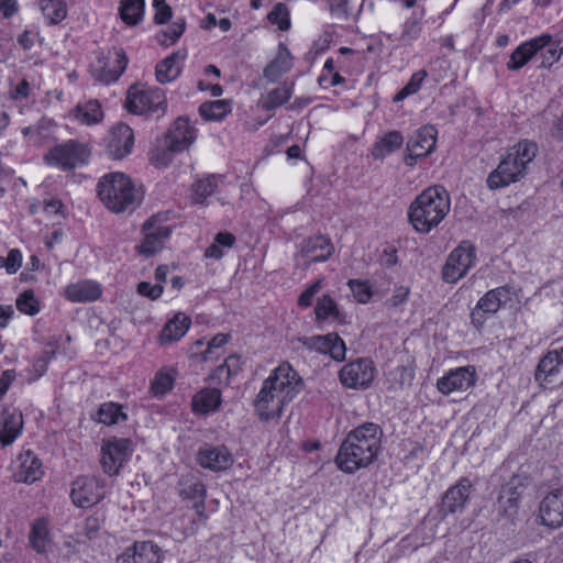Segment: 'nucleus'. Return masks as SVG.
Returning <instances> with one entry per match:
<instances>
[{"label": "nucleus", "mask_w": 563, "mask_h": 563, "mask_svg": "<svg viewBox=\"0 0 563 563\" xmlns=\"http://www.w3.org/2000/svg\"><path fill=\"white\" fill-rule=\"evenodd\" d=\"M302 379L294 367L284 362L273 369L264 380L254 408L262 421L282 416L284 407L301 390Z\"/></svg>", "instance_id": "nucleus-1"}, {"label": "nucleus", "mask_w": 563, "mask_h": 563, "mask_svg": "<svg viewBox=\"0 0 563 563\" xmlns=\"http://www.w3.org/2000/svg\"><path fill=\"white\" fill-rule=\"evenodd\" d=\"M382 429L373 422H365L350 431L335 456V464L344 473L352 474L367 467L380 449Z\"/></svg>", "instance_id": "nucleus-2"}, {"label": "nucleus", "mask_w": 563, "mask_h": 563, "mask_svg": "<svg viewBox=\"0 0 563 563\" xmlns=\"http://www.w3.org/2000/svg\"><path fill=\"white\" fill-rule=\"evenodd\" d=\"M451 208L448 190L442 186H430L411 202L408 219L419 233H429L446 217Z\"/></svg>", "instance_id": "nucleus-3"}, {"label": "nucleus", "mask_w": 563, "mask_h": 563, "mask_svg": "<svg viewBox=\"0 0 563 563\" xmlns=\"http://www.w3.org/2000/svg\"><path fill=\"white\" fill-rule=\"evenodd\" d=\"M97 192L104 206L115 213L133 211L143 199L141 189L120 172L104 175L97 185Z\"/></svg>", "instance_id": "nucleus-4"}, {"label": "nucleus", "mask_w": 563, "mask_h": 563, "mask_svg": "<svg viewBox=\"0 0 563 563\" xmlns=\"http://www.w3.org/2000/svg\"><path fill=\"white\" fill-rule=\"evenodd\" d=\"M538 152L534 142L523 140L509 148L496 169L489 173L487 186L499 189L519 181L526 175L527 165L533 161Z\"/></svg>", "instance_id": "nucleus-5"}, {"label": "nucleus", "mask_w": 563, "mask_h": 563, "mask_svg": "<svg viewBox=\"0 0 563 563\" xmlns=\"http://www.w3.org/2000/svg\"><path fill=\"white\" fill-rule=\"evenodd\" d=\"M125 108L134 114L164 113L166 109L165 93L157 87L133 85L128 90Z\"/></svg>", "instance_id": "nucleus-6"}, {"label": "nucleus", "mask_w": 563, "mask_h": 563, "mask_svg": "<svg viewBox=\"0 0 563 563\" xmlns=\"http://www.w3.org/2000/svg\"><path fill=\"white\" fill-rule=\"evenodd\" d=\"M476 261V249L470 241H462L448 256L442 268L444 282L455 284L464 277Z\"/></svg>", "instance_id": "nucleus-7"}, {"label": "nucleus", "mask_w": 563, "mask_h": 563, "mask_svg": "<svg viewBox=\"0 0 563 563\" xmlns=\"http://www.w3.org/2000/svg\"><path fill=\"white\" fill-rule=\"evenodd\" d=\"M132 452V442L129 439L112 438L103 440L100 459L103 472L110 476L118 475Z\"/></svg>", "instance_id": "nucleus-8"}, {"label": "nucleus", "mask_w": 563, "mask_h": 563, "mask_svg": "<svg viewBox=\"0 0 563 563\" xmlns=\"http://www.w3.org/2000/svg\"><path fill=\"white\" fill-rule=\"evenodd\" d=\"M510 299V289L507 286L487 291L471 312L472 324L479 329L488 317L494 316Z\"/></svg>", "instance_id": "nucleus-9"}, {"label": "nucleus", "mask_w": 563, "mask_h": 563, "mask_svg": "<svg viewBox=\"0 0 563 563\" xmlns=\"http://www.w3.org/2000/svg\"><path fill=\"white\" fill-rule=\"evenodd\" d=\"M104 485L95 476H79L73 482L70 497L80 508H89L104 497Z\"/></svg>", "instance_id": "nucleus-10"}, {"label": "nucleus", "mask_w": 563, "mask_h": 563, "mask_svg": "<svg viewBox=\"0 0 563 563\" xmlns=\"http://www.w3.org/2000/svg\"><path fill=\"white\" fill-rule=\"evenodd\" d=\"M143 241L136 246L140 254L151 256L159 252L170 235V228L164 224L157 216L151 217L142 228Z\"/></svg>", "instance_id": "nucleus-11"}, {"label": "nucleus", "mask_w": 563, "mask_h": 563, "mask_svg": "<svg viewBox=\"0 0 563 563\" xmlns=\"http://www.w3.org/2000/svg\"><path fill=\"white\" fill-rule=\"evenodd\" d=\"M334 252L330 239L324 235H316L303 240L296 254L299 265L308 268L312 263L325 262Z\"/></svg>", "instance_id": "nucleus-12"}, {"label": "nucleus", "mask_w": 563, "mask_h": 563, "mask_svg": "<svg viewBox=\"0 0 563 563\" xmlns=\"http://www.w3.org/2000/svg\"><path fill=\"white\" fill-rule=\"evenodd\" d=\"M437 143V130L432 125H424L407 142V155L405 164L409 167L416 165L418 158L427 157L433 152Z\"/></svg>", "instance_id": "nucleus-13"}, {"label": "nucleus", "mask_w": 563, "mask_h": 563, "mask_svg": "<svg viewBox=\"0 0 563 563\" xmlns=\"http://www.w3.org/2000/svg\"><path fill=\"white\" fill-rule=\"evenodd\" d=\"M87 148L74 141L56 145L46 155L45 161L63 169H71L87 161Z\"/></svg>", "instance_id": "nucleus-14"}, {"label": "nucleus", "mask_w": 563, "mask_h": 563, "mask_svg": "<svg viewBox=\"0 0 563 563\" xmlns=\"http://www.w3.org/2000/svg\"><path fill=\"white\" fill-rule=\"evenodd\" d=\"M109 54L114 57L113 66L110 64V57L103 56L99 57L97 64L91 68V74L96 80L106 85L118 80L124 73L129 62L122 48H113Z\"/></svg>", "instance_id": "nucleus-15"}, {"label": "nucleus", "mask_w": 563, "mask_h": 563, "mask_svg": "<svg viewBox=\"0 0 563 563\" xmlns=\"http://www.w3.org/2000/svg\"><path fill=\"white\" fill-rule=\"evenodd\" d=\"M534 377L544 386L563 383V346L548 352L540 360Z\"/></svg>", "instance_id": "nucleus-16"}, {"label": "nucleus", "mask_w": 563, "mask_h": 563, "mask_svg": "<svg viewBox=\"0 0 563 563\" xmlns=\"http://www.w3.org/2000/svg\"><path fill=\"white\" fill-rule=\"evenodd\" d=\"M374 375L373 363L367 358H360L341 368L340 380L349 388H364L374 379Z\"/></svg>", "instance_id": "nucleus-17"}, {"label": "nucleus", "mask_w": 563, "mask_h": 563, "mask_svg": "<svg viewBox=\"0 0 563 563\" xmlns=\"http://www.w3.org/2000/svg\"><path fill=\"white\" fill-rule=\"evenodd\" d=\"M298 342L309 350L329 354L335 361H343L345 357V343L336 333L302 336L298 338Z\"/></svg>", "instance_id": "nucleus-18"}, {"label": "nucleus", "mask_w": 563, "mask_h": 563, "mask_svg": "<svg viewBox=\"0 0 563 563\" xmlns=\"http://www.w3.org/2000/svg\"><path fill=\"white\" fill-rule=\"evenodd\" d=\"M541 523L555 529L563 526V486L548 493L539 505Z\"/></svg>", "instance_id": "nucleus-19"}, {"label": "nucleus", "mask_w": 563, "mask_h": 563, "mask_svg": "<svg viewBox=\"0 0 563 563\" xmlns=\"http://www.w3.org/2000/svg\"><path fill=\"white\" fill-rule=\"evenodd\" d=\"M475 371L471 366L457 367L448 372L437 382L438 390L443 395L453 391H463L475 384Z\"/></svg>", "instance_id": "nucleus-20"}, {"label": "nucleus", "mask_w": 563, "mask_h": 563, "mask_svg": "<svg viewBox=\"0 0 563 563\" xmlns=\"http://www.w3.org/2000/svg\"><path fill=\"white\" fill-rule=\"evenodd\" d=\"M161 548L152 541H137L117 558V563H159Z\"/></svg>", "instance_id": "nucleus-21"}, {"label": "nucleus", "mask_w": 563, "mask_h": 563, "mask_svg": "<svg viewBox=\"0 0 563 563\" xmlns=\"http://www.w3.org/2000/svg\"><path fill=\"white\" fill-rule=\"evenodd\" d=\"M472 487L471 481L465 477L451 486L442 497L440 514L446 516L448 514L462 510L470 497Z\"/></svg>", "instance_id": "nucleus-22"}, {"label": "nucleus", "mask_w": 563, "mask_h": 563, "mask_svg": "<svg viewBox=\"0 0 563 563\" xmlns=\"http://www.w3.org/2000/svg\"><path fill=\"white\" fill-rule=\"evenodd\" d=\"M179 495L184 499H189L194 503V508L200 518H206L205 515V500L207 490L203 483L191 474L183 475L178 483Z\"/></svg>", "instance_id": "nucleus-23"}, {"label": "nucleus", "mask_w": 563, "mask_h": 563, "mask_svg": "<svg viewBox=\"0 0 563 563\" xmlns=\"http://www.w3.org/2000/svg\"><path fill=\"white\" fill-rule=\"evenodd\" d=\"M550 34H542L520 44L510 55L507 63V69L518 70L522 68L533 56L543 49L549 41Z\"/></svg>", "instance_id": "nucleus-24"}, {"label": "nucleus", "mask_w": 563, "mask_h": 563, "mask_svg": "<svg viewBox=\"0 0 563 563\" xmlns=\"http://www.w3.org/2000/svg\"><path fill=\"white\" fill-rule=\"evenodd\" d=\"M133 144V130L128 124L120 123L111 130L108 153L111 157L121 159L132 151Z\"/></svg>", "instance_id": "nucleus-25"}, {"label": "nucleus", "mask_w": 563, "mask_h": 563, "mask_svg": "<svg viewBox=\"0 0 563 563\" xmlns=\"http://www.w3.org/2000/svg\"><path fill=\"white\" fill-rule=\"evenodd\" d=\"M195 139V129L190 125L189 120L179 117L168 130L165 142L174 152H181L188 148Z\"/></svg>", "instance_id": "nucleus-26"}, {"label": "nucleus", "mask_w": 563, "mask_h": 563, "mask_svg": "<svg viewBox=\"0 0 563 563\" xmlns=\"http://www.w3.org/2000/svg\"><path fill=\"white\" fill-rule=\"evenodd\" d=\"M198 462L203 468L219 472L229 468L232 465L233 459L229 450L223 445H206L199 450Z\"/></svg>", "instance_id": "nucleus-27"}, {"label": "nucleus", "mask_w": 563, "mask_h": 563, "mask_svg": "<svg viewBox=\"0 0 563 563\" xmlns=\"http://www.w3.org/2000/svg\"><path fill=\"white\" fill-rule=\"evenodd\" d=\"M23 416L19 409L4 408L2 411V428L0 429L1 446L11 445L23 431Z\"/></svg>", "instance_id": "nucleus-28"}, {"label": "nucleus", "mask_w": 563, "mask_h": 563, "mask_svg": "<svg viewBox=\"0 0 563 563\" xmlns=\"http://www.w3.org/2000/svg\"><path fill=\"white\" fill-rule=\"evenodd\" d=\"M186 58L184 52H174L155 67V76L158 82L168 84L174 81L181 71V63Z\"/></svg>", "instance_id": "nucleus-29"}, {"label": "nucleus", "mask_w": 563, "mask_h": 563, "mask_svg": "<svg viewBox=\"0 0 563 563\" xmlns=\"http://www.w3.org/2000/svg\"><path fill=\"white\" fill-rule=\"evenodd\" d=\"M64 295L73 302L93 301L101 296V288L95 282L84 280L68 285L64 290Z\"/></svg>", "instance_id": "nucleus-30"}, {"label": "nucleus", "mask_w": 563, "mask_h": 563, "mask_svg": "<svg viewBox=\"0 0 563 563\" xmlns=\"http://www.w3.org/2000/svg\"><path fill=\"white\" fill-rule=\"evenodd\" d=\"M292 67V57L283 43L278 45L276 57L265 67L264 77L272 82H275L280 76L289 71Z\"/></svg>", "instance_id": "nucleus-31"}, {"label": "nucleus", "mask_w": 563, "mask_h": 563, "mask_svg": "<svg viewBox=\"0 0 563 563\" xmlns=\"http://www.w3.org/2000/svg\"><path fill=\"white\" fill-rule=\"evenodd\" d=\"M521 494L522 487L520 485L509 483L503 486L497 500L499 512L507 517H514L517 514Z\"/></svg>", "instance_id": "nucleus-32"}, {"label": "nucleus", "mask_w": 563, "mask_h": 563, "mask_svg": "<svg viewBox=\"0 0 563 563\" xmlns=\"http://www.w3.org/2000/svg\"><path fill=\"white\" fill-rule=\"evenodd\" d=\"M190 319L184 313H177L163 328L159 339L162 344L172 343L183 338L190 327Z\"/></svg>", "instance_id": "nucleus-33"}, {"label": "nucleus", "mask_w": 563, "mask_h": 563, "mask_svg": "<svg viewBox=\"0 0 563 563\" xmlns=\"http://www.w3.org/2000/svg\"><path fill=\"white\" fill-rule=\"evenodd\" d=\"M221 404V393L217 388H206L192 398V409L196 413H209L216 411Z\"/></svg>", "instance_id": "nucleus-34"}, {"label": "nucleus", "mask_w": 563, "mask_h": 563, "mask_svg": "<svg viewBox=\"0 0 563 563\" xmlns=\"http://www.w3.org/2000/svg\"><path fill=\"white\" fill-rule=\"evenodd\" d=\"M20 459L21 464L18 474L20 481L33 483L42 477V463L32 451L27 450L24 454H21Z\"/></svg>", "instance_id": "nucleus-35"}, {"label": "nucleus", "mask_w": 563, "mask_h": 563, "mask_svg": "<svg viewBox=\"0 0 563 563\" xmlns=\"http://www.w3.org/2000/svg\"><path fill=\"white\" fill-rule=\"evenodd\" d=\"M29 541L34 551L37 553H46L51 544L47 521L43 518L33 522L29 533Z\"/></svg>", "instance_id": "nucleus-36"}, {"label": "nucleus", "mask_w": 563, "mask_h": 563, "mask_svg": "<svg viewBox=\"0 0 563 563\" xmlns=\"http://www.w3.org/2000/svg\"><path fill=\"white\" fill-rule=\"evenodd\" d=\"M404 143V137L398 131L386 133L374 144L372 155L375 159H383L388 154L399 150Z\"/></svg>", "instance_id": "nucleus-37"}, {"label": "nucleus", "mask_w": 563, "mask_h": 563, "mask_svg": "<svg viewBox=\"0 0 563 563\" xmlns=\"http://www.w3.org/2000/svg\"><path fill=\"white\" fill-rule=\"evenodd\" d=\"M37 5L49 24H58L67 16V4L63 0H37Z\"/></svg>", "instance_id": "nucleus-38"}, {"label": "nucleus", "mask_w": 563, "mask_h": 563, "mask_svg": "<svg viewBox=\"0 0 563 563\" xmlns=\"http://www.w3.org/2000/svg\"><path fill=\"white\" fill-rule=\"evenodd\" d=\"M314 313L317 322H322L325 320L339 322L343 321V316L340 312L338 305L329 295H323L318 299L314 307Z\"/></svg>", "instance_id": "nucleus-39"}, {"label": "nucleus", "mask_w": 563, "mask_h": 563, "mask_svg": "<svg viewBox=\"0 0 563 563\" xmlns=\"http://www.w3.org/2000/svg\"><path fill=\"white\" fill-rule=\"evenodd\" d=\"M144 0H121L120 1V16L128 25L139 24L144 15Z\"/></svg>", "instance_id": "nucleus-40"}, {"label": "nucleus", "mask_w": 563, "mask_h": 563, "mask_svg": "<svg viewBox=\"0 0 563 563\" xmlns=\"http://www.w3.org/2000/svg\"><path fill=\"white\" fill-rule=\"evenodd\" d=\"M541 55L540 67L547 68L558 62L563 53V35H556L553 37L550 35L549 41L543 46V49L539 52Z\"/></svg>", "instance_id": "nucleus-41"}, {"label": "nucleus", "mask_w": 563, "mask_h": 563, "mask_svg": "<svg viewBox=\"0 0 563 563\" xmlns=\"http://www.w3.org/2000/svg\"><path fill=\"white\" fill-rule=\"evenodd\" d=\"M75 115L81 123L95 124L101 121L103 113L98 100H89L76 107Z\"/></svg>", "instance_id": "nucleus-42"}, {"label": "nucleus", "mask_w": 563, "mask_h": 563, "mask_svg": "<svg viewBox=\"0 0 563 563\" xmlns=\"http://www.w3.org/2000/svg\"><path fill=\"white\" fill-rule=\"evenodd\" d=\"M292 95V84L284 82L277 88L273 89L265 100L263 108L265 110H273L286 103Z\"/></svg>", "instance_id": "nucleus-43"}, {"label": "nucleus", "mask_w": 563, "mask_h": 563, "mask_svg": "<svg viewBox=\"0 0 563 563\" xmlns=\"http://www.w3.org/2000/svg\"><path fill=\"white\" fill-rule=\"evenodd\" d=\"M97 420L100 423L111 426L126 419V415L122 411V407L115 402H104L97 412Z\"/></svg>", "instance_id": "nucleus-44"}, {"label": "nucleus", "mask_w": 563, "mask_h": 563, "mask_svg": "<svg viewBox=\"0 0 563 563\" xmlns=\"http://www.w3.org/2000/svg\"><path fill=\"white\" fill-rule=\"evenodd\" d=\"M220 177L217 175L207 176L203 179L197 180L192 185L194 199L198 203H202L207 197L212 195L218 188Z\"/></svg>", "instance_id": "nucleus-45"}, {"label": "nucleus", "mask_w": 563, "mask_h": 563, "mask_svg": "<svg viewBox=\"0 0 563 563\" xmlns=\"http://www.w3.org/2000/svg\"><path fill=\"white\" fill-rule=\"evenodd\" d=\"M229 111L230 106L223 100L203 102L199 107V113L206 120H221Z\"/></svg>", "instance_id": "nucleus-46"}, {"label": "nucleus", "mask_w": 563, "mask_h": 563, "mask_svg": "<svg viewBox=\"0 0 563 563\" xmlns=\"http://www.w3.org/2000/svg\"><path fill=\"white\" fill-rule=\"evenodd\" d=\"M424 14V9L421 10L420 16H412L405 22L404 31L400 35V41L404 45H410L416 41L421 33L420 20Z\"/></svg>", "instance_id": "nucleus-47"}, {"label": "nucleus", "mask_w": 563, "mask_h": 563, "mask_svg": "<svg viewBox=\"0 0 563 563\" xmlns=\"http://www.w3.org/2000/svg\"><path fill=\"white\" fill-rule=\"evenodd\" d=\"M272 24H276L279 30L287 31L290 27L289 11L285 3H277L267 15Z\"/></svg>", "instance_id": "nucleus-48"}, {"label": "nucleus", "mask_w": 563, "mask_h": 563, "mask_svg": "<svg viewBox=\"0 0 563 563\" xmlns=\"http://www.w3.org/2000/svg\"><path fill=\"white\" fill-rule=\"evenodd\" d=\"M426 77H427L426 70H419V71L415 73L411 76L409 82L399 92H397L395 95L394 101H396V102L401 101L405 98H407L408 96L416 93L420 89L421 84Z\"/></svg>", "instance_id": "nucleus-49"}, {"label": "nucleus", "mask_w": 563, "mask_h": 563, "mask_svg": "<svg viewBox=\"0 0 563 563\" xmlns=\"http://www.w3.org/2000/svg\"><path fill=\"white\" fill-rule=\"evenodd\" d=\"M16 308L25 314L34 316L38 312V301L32 290L23 291L16 299Z\"/></svg>", "instance_id": "nucleus-50"}, {"label": "nucleus", "mask_w": 563, "mask_h": 563, "mask_svg": "<svg viewBox=\"0 0 563 563\" xmlns=\"http://www.w3.org/2000/svg\"><path fill=\"white\" fill-rule=\"evenodd\" d=\"M240 371V357L236 355H230L225 358L224 363L218 366L216 375L221 380L224 376L228 383L230 377L236 375Z\"/></svg>", "instance_id": "nucleus-51"}, {"label": "nucleus", "mask_w": 563, "mask_h": 563, "mask_svg": "<svg viewBox=\"0 0 563 563\" xmlns=\"http://www.w3.org/2000/svg\"><path fill=\"white\" fill-rule=\"evenodd\" d=\"M185 31V21L174 22L167 31L159 34L158 42L161 45L168 46L174 44Z\"/></svg>", "instance_id": "nucleus-52"}, {"label": "nucleus", "mask_w": 563, "mask_h": 563, "mask_svg": "<svg viewBox=\"0 0 563 563\" xmlns=\"http://www.w3.org/2000/svg\"><path fill=\"white\" fill-rule=\"evenodd\" d=\"M22 265V254L18 249L10 250L7 257L0 256V268H5L8 274H14Z\"/></svg>", "instance_id": "nucleus-53"}, {"label": "nucleus", "mask_w": 563, "mask_h": 563, "mask_svg": "<svg viewBox=\"0 0 563 563\" xmlns=\"http://www.w3.org/2000/svg\"><path fill=\"white\" fill-rule=\"evenodd\" d=\"M349 287L353 292L355 299L361 303H366L372 297L371 287L366 282H362L358 279H351L349 282Z\"/></svg>", "instance_id": "nucleus-54"}, {"label": "nucleus", "mask_w": 563, "mask_h": 563, "mask_svg": "<svg viewBox=\"0 0 563 563\" xmlns=\"http://www.w3.org/2000/svg\"><path fill=\"white\" fill-rule=\"evenodd\" d=\"M229 340V335L224 333H218L214 335L209 342L206 351L202 353L203 360L209 361L213 358H218L217 351L221 349L224 344H227Z\"/></svg>", "instance_id": "nucleus-55"}, {"label": "nucleus", "mask_w": 563, "mask_h": 563, "mask_svg": "<svg viewBox=\"0 0 563 563\" xmlns=\"http://www.w3.org/2000/svg\"><path fill=\"white\" fill-rule=\"evenodd\" d=\"M48 124H49L48 121L42 120L36 125L24 128L22 130V134L25 137H29L30 142H33L34 144H38V143H41L42 139L45 136L43 132H44L45 126Z\"/></svg>", "instance_id": "nucleus-56"}, {"label": "nucleus", "mask_w": 563, "mask_h": 563, "mask_svg": "<svg viewBox=\"0 0 563 563\" xmlns=\"http://www.w3.org/2000/svg\"><path fill=\"white\" fill-rule=\"evenodd\" d=\"M153 7L155 9V23L164 24L172 18V9L165 0H153Z\"/></svg>", "instance_id": "nucleus-57"}, {"label": "nucleus", "mask_w": 563, "mask_h": 563, "mask_svg": "<svg viewBox=\"0 0 563 563\" xmlns=\"http://www.w3.org/2000/svg\"><path fill=\"white\" fill-rule=\"evenodd\" d=\"M163 285L156 284L152 285L148 282H141L137 285V292L141 296L147 297L152 300L159 298L163 294Z\"/></svg>", "instance_id": "nucleus-58"}, {"label": "nucleus", "mask_w": 563, "mask_h": 563, "mask_svg": "<svg viewBox=\"0 0 563 563\" xmlns=\"http://www.w3.org/2000/svg\"><path fill=\"white\" fill-rule=\"evenodd\" d=\"M173 385V378L168 374H158L152 383V389L155 395H164Z\"/></svg>", "instance_id": "nucleus-59"}, {"label": "nucleus", "mask_w": 563, "mask_h": 563, "mask_svg": "<svg viewBox=\"0 0 563 563\" xmlns=\"http://www.w3.org/2000/svg\"><path fill=\"white\" fill-rule=\"evenodd\" d=\"M174 153V150H172L166 143V147L164 150L152 153L151 161L156 166H166L172 161Z\"/></svg>", "instance_id": "nucleus-60"}, {"label": "nucleus", "mask_w": 563, "mask_h": 563, "mask_svg": "<svg viewBox=\"0 0 563 563\" xmlns=\"http://www.w3.org/2000/svg\"><path fill=\"white\" fill-rule=\"evenodd\" d=\"M102 520L97 516H90L85 520L84 533L88 538H92L101 528Z\"/></svg>", "instance_id": "nucleus-61"}, {"label": "nucleus", "mask_w": 563, "mask_h": 563, "mask_svg": "<svg viewBox=\"0 0 563 563\" xmlns=\"http://www.w3.org/2000/svg\"><path fill=\"white\" fill-rule=\"evenodd\" d=\"M408 295H409V289L405 288V287H400V288L396 289L394 295L386 300V305L390 308H396L407 300Z\"/></svg>", "instance_id": "nucleus-62"}, {"label": "nucleus", "mask_w": 563, "mask_h": 563, "mask_svg": "<svg viewBox=\"0 0 563 563\" xmlns=\"http://www.w3.org/2000/svg\"><path fill=\"white\" fill-rule=\"evenodd\" d=\"M30 82L26 79L21 80L14 90L11 92V97L14 100H23L30 96Z\"/></svg>", "instance_id": "nucleus-63"}, {"label": "nucleus", "mask_w": 563, "mask_h": 563, "mask_svg": "<svg viewBox=\"0 0 563 563\" xmlns=\"http://www.w3.org/2000/svg\"><path fill=\"white\" fill-rule=\"evenodd\" d=\"M214 242L222 249H231L235 243V236L230 232H219L214 238Z\"/></svg>", "instance_id": "nucleus-64"}]
</instances>
